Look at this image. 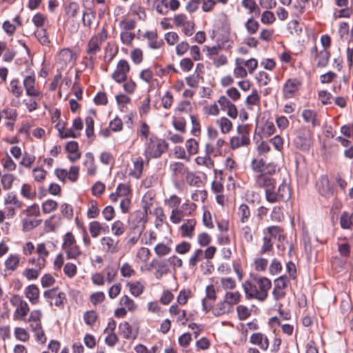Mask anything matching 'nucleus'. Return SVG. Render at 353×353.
Wrapping results in <instances>:
<instances>
[{
	"instance_id": "nucleus-37",
	"label": "nucleus",
	"mask_w": 353,
	"mask_h": 353,
	"mask_svg": "<svg viewBox=\"0 0 353 353\" xmlns=\"http://www.w3.org/2000/svg\"><path fill=\"white\" fill-rule=\"evenodd\" d=\"M34 268H27L24 270L23 275L25 276L28 280L36 279L39 276V272L41 269H39L37 264L32 265Z\"/></svg>"
},
{
	"instance_id": "nucleus-21",
	"label": "nucleus",
	"mask_w": 353,
	"mask_h": 353,
	"mask_svg": "<svg viewBox=\"0 0 353 353\" xmlns=\"http://www.w3.org/2000/svg\"><path fill=\"white\" fill-rule=\"evenodd\" d=\"M143 160L141 157L136 158L133 160V167L130 169V175L139 179L143 172Z\"/></svg>"
},
{
	"instance_id": "nucleus-31",
	"label": "nucleus",
	"mask_w": 353,
	"mask_h": 353,
	"mask_svg": "<svg viewBox=\"0 0 353 353\" xmlns=\"http://www.w3.org/2000/svg\"><path fill=\"white\" fill-rule=\"evenodd\" d=\"M231 307L224 300L216 304L213 308L212 312L215 316H221L223 314L228 313L230 311Z\"/></svg>"
},
{
	"instance_id": "nucleus-50",
	"label": "nucleus",
	"mask_w": 353,
	"mask_h": 353,
	"mask_svg": "<svg viewBox=\"0 0 353 353\" xmlns=\"http://www.w3.org/2000/svg\"><path fill=\"white\" fill-rule=\"evenodd\" d=\"M238 213L243 223L246 222L250 215L249 208L245 204H242L239 206Z\"/></svg>"
},
{
	"instance_id": "nucleus-61",
	"label": "nucleus",
	"mask_w": 353,
	"mask_h": 353,
	"mask_svg": "<svg viewBox=\"0 0 353 353\" xmlns=\"http://www.w3.org/2000/svg\"><path fill=\"white\" fill-rule=\"evenodd\" d=\"M238 317L241 320L247 319L250 315V310L245 305H240L236 307Z\"/></svg>"
},
{
	"instance_id": "nucleus-52",
	"label": "nucleus",
	"mask_w": 353,
	"mask_h": 353,
	"mask_svg": "<svg viewBox=\"0 0 353 353\" xmlns=\"http://www.w3.org/2000/svg\"><path fill=\"white\" fill-rule=\"evenodd\" d=\"M289 283V279L287 276H281L274 281V285L277 288L285 290Z\"/></svg>"
},
{
	"instance_id": "nucleus-41",
	"label": "nucleus",
	"mask_w": 353,
	"mask_h": 353,
	"mask_svg": "<svg viewBox=\"0 0 353 353\" xmlns=\"http://www.w3.org/2000/svg\"><path fill=\"white\" fill-rule=\"evenodd\" d=\"M63 250L66 253L67 258L69 259H77L81 254L80 248L76 244L72 246L68 247Z\"/></svg>"
},
{
	"instance_id": "nucleus-39",
	"label": "nucleus",
	"mask_w": 353,
	"mask_h": 353,
	"mask_svg": "<svg viewBox=\"0 0 353 353\" xmlns=\"http://www.w3.org/2000/svg\"><path fill=\"white\" fill-rule=\"evenodd\" d=\"M221 288L224 290H233L236 287L235 280L231 277H222L220 279Z\"/></svg>"
},
{
	"instance_id": "nucleus-54",
	"label": "nucleus",
	"mask_w": 353,
	"mask_h": 353,
	"mask_svg": "<svg viewBox=\"0 0 353 353\" xmlns=\"http://www.w3.org/2000/svg\"><path fill=\"white\" fill-rule=\"evenodd\" d=\"M120 37L123 44L130 46L134 38V34L130 31H121Z\"/></svg>"
},
{
	"instance_id": "nucleus-24",
	"label": "nucleus",
	"mask_w": 353,
	"mask_h": 353,
	"mask_svg": "<svg viewBox=\"0 0 353 353\" xmlns=\"http://www.w3.org/2000/svg\"><path fill=\"white\" fill-rule=\"evenodd\" d=\"M216 124L219 126L222 134H228L232 129V121L226 117H221L216 120Z\"/></svg>"
},
{
	"instance_id": "nucleus-43",
	"label": "nucleus",
	"mask_w": 353,
	"mask_h": 353,
	"mask_svg": "<svg viewBox=\"0 0 353 353\" xmlns=\"http://www.w3.org/2000/svg\"><path fill=\"white\" fill-rule=\"evenodd\" d=\"M86 157L88 158L85 162V165H87V172L89 175L93 176L97 172V166L94 164V157L91 154H87Z\"/></svg>"
},
{
	"instance_id": "nucleus-22",
	"label": "nucleus",
	"mask_w": 353,
	"mask_h": 353,
	"mask_svg": "<svg viewBox=\"0 0 353 353\" xmlns=\"http://www.w3.org/2000/svg\"><path fill=\"white\" fill-rule=\"evenodd\" d=\"M283 5L289 7L292 14L297 16L305 8V1H283Z\"/></svg>"
},
{
	"instance_id": "nucleus-47",
	"label": "nucleus",
	"mask_w": 353,
	"mask_h": 353,
	"mask_svg": "<svg viewBox=\"0 0 353 353\" xmlns=\"http://www.w3.org/2000/svg\"><path fill=\"white\" fill-rule=\"evenodd\" d=\"M102 230V226L101 223L98 221H92L89 225V230L91 234V236L94 238L97 237Z\"/></svg>"
},
{
	"instance_id": "nucleus-45",
	"label": "nucleus",
	"mask_w": 353,
	"mask_h": 353,
	"mask_svg": "<svg viewBox=\"0 0 353 353\" xmlns=\"http://www.w3.org/2000/svg\"><path fill=\"white\" fill-rule=\"evenodd\" d=\"M58 203L52 199L46 201L42 204V210L44 213H50L57 209Z\"/></svg>"
},
{
	"instance_id": "nucleus-34",
	"label": "nucleus",
	"mask_w": 353,
	"mask_h": 353,
	"mask_svg": "<svg viewBox=\"0 0 353 353\" xmlns=\"http://www.w3.org/2000/svg\"><path fill=\"white\" fill-rule=\"evenodd\" d=\"M41 223V219H32L29 217L26 218L23 221V230L25 232L30 231L39 225Z\"/></svg>"
},
{
	"instance_id": "nucleus-33",
	"label": "nucleus",
	"mask_w": 353,
	"mask_h": 353,
	"mask_svg": "<svg viewBox=\"0 0 353 353\" xmlns=\"http://www.w3.org/2000/svg\"><path fill=\"white\" fill-rule=\"evenodd\" d=\"M195 161L197 165L203 166L208 170L214 169V162L210 157L207 155L197 157Z\"/></svg>"
},
{
	"instance_id": "nucleus-58",
	"label": "nucleus",
	"mask_w": 353,
	"mask_h": 353,
	"mask_svg": "<svg viewBox=\"0 0 353 353\" xmlns=\"http://www.w3.org/2000/svg\"><path fill=\"white\" fill-rule=\"evenodd\" d=\"M1 163L3 168L8 171H13L17 167L16 163L9 156H6L2 159Z\"/></svg>"
},
{
	"instance_id": "nucleus-3",
	"label": "nucleus",
	"mask_w": 353,
	"mask_h": 353,
	"mask_svg": "<svg viewBox=\"0 0 353 353\" xmlns=\"http://www.w3.org/2000/svg\"><path fill=\"white\" fill-rule=\"evenodd\" d=\"M10 303L15 308L14 318L17 320H23L28 312L29 306L22 296L15 294L10 298Z\"/></svg>"
},
{
	"instance_id": "nucleus-10",
	"label": "nucleus",
	"mask_w": 353,
	"mask_h": 353,
	"mask_svg": "<svg viewBox=\"0 0 353 353\" xmlns=\"http://www.w3.org/2000/svg\"><path fill=\"white\" fill-rule=\"evenodd\" d=\"M316 187L319 193L326 198L332 196L334 194L333 187L330 185L327 176H321L319 179Z\"/></svg>"
},
{
	"instance_id": "nucleus-25",
	"label": "nucleus",
	"mask_w": 353,
	"mask_h": 353,
	"mask_svg": "<svg viewBox=\"0 0 353 353\" xmlns=\"http://www.w3.org/2000/svg\"><path fill=\"white\" fill-rule=\"evenodd\" d=\"M196 221L194 219H188L181 226L182 236L191 239L193 235V231Z\"/></svg>"
},
{
	"instance_id": "nucleus-60",
	"label": "nucleus",
	"mask_w": 353,
	"mask_h": 353,
	"mask_svg": "<svg viewBox=\"0 0 353 353\" xmlns=\"http://www.w3.org/2000/svg\"><path fill=\"white\" fill-rule=\"evenodd\" d=\"M171 248L163 243H159L154 248L155 253L160 256L169 254Z\"/></svg>"
},
{
	"instance_id": "nucleus-62",
	"label": "nucleus",
	"mask_w": 353,
	"mask_h": 353,
	"mask_svg": "<svg viewBox=\"0 0 353 353\" xmlns=\"http://www.w3.org/2000/svg\"><path fill=\"white\" fill-rule=\"evenodd\" d=\"M203 256V251L201 249H197L190 256L189 259V265L190 266H195L196 263L201 261Z\"/></svg>"
},
{
	"instance_id": "nucleus-16",
	"label": "nucleus",
	"mask_w": 353,
	"mask_h": 353,
	"mask_svg": "<svg viewBox=\"0 0 353 353\" xmlns=\"http://www.w3.org/2000/svg\"><path fill=\"white\" fill-rule=\"evenodd\" d=\"M26 297L32 305H36L39 301V290L35 285H30L24 290Z\"/></svg>"
},
{
	"instance_id": "nucleus-57",
	"label": "nucleus",
	"mask_w": 353,
	"mask_h": 353,
	"mask_svg": "<svg viewBox=\"0 0 353 353\" xmlns=\"http://www.w3.org/2000/svg\"><path fill=\"white\" fill-rule=\"evenodd\" d=\"M77 266L72 263H67L63 267V272L69 278L74 277L77 274Z\"/></svg>"
},
{
	"instance_id": "nucleus-38",
	"label": "nucleus",
	"mask_w": 353,
	"mask_h": 353,
	"mask_svg": "<svg viewBox=\"0 0 353 353\" xmlns=\"http://www.w3.org/2000/svg\"><path fill=\"white\" fill-rule=\"evenodd\" d=\"M119 327L124 338L134 339L136 337V335L132 334V327L128 322L121 323Z\"/></svg>"
},
{
	"instance_id": "nucleus-44",
	"label": "nucleus",
	"mask_w": 353,
	"mask_h": 353,
	"mask_svg": "<svg viewBox=\"0 0 353 353\" xmlns=\"http://www.w3.org/2000/svg\"><path fill=\"white\" fill-rule=\"evenodd\" d=\"M97 319V314L94 310H90L84 313L83 320L84 322L89 326L94 324Z\"/></svg>"
},
{
	"instance_id": "nucleus-53",
	"label": "nucleus",
	"mask_w": 353,
	"mask_h": 353,
	"mask_svg": "<svg viewBox=\"0 0 353 353\" xmlns=\"http://www.w3.org/2000/svg\"><path fill=\"white\" fill-rule=\"evenodd\" d=\"M76 244V241L74 235L71 232H68L63 237V243L62 245L63 250L68 247L72 246Z\"/></svg>"
},
{
	"instance_id": "nucleus-1",
	"label": "nucleus",
	"mask_w": 353,
	"mask_h": 353,
	"mask_svg": "<svg viewBox=\"0 0 353 353\" xmlns=\"http://www.w3.org/2000/svg\"><path fill=\"white\" fill-rule=\"evenodd\" d=\"M255 183L265 190L266 200L270 203L287 201L291 196L289 186L285 183L280 184L278 187V194H274L275 180L265 173L257 176Z\"/></svg>"
},
{
	"instance_id": "nucleus-27",
	"label": "nucleus",
	"mask_w": 353,
	"mask_h": 353,
	"mask_svg": "<svg viewBox=\"0 0 353 353\" xmlns=\"http://www.w3.org/2000/svg\"><path fill=\"white\" fill-rule=\"evenodd\" d=\"M244 59L236 58L235 59V67L233 71L234 75L236 78H243L247 76L248 72L243 67Z\"/></svg>"
},
{
	"instance_id": "nucleus-35",
	"label": "nucleus",
	"mask_w": 353,
	"mask_h": 353,
	"mask_svg": "<svg viewBox=\"0 0 353 353\" xmlns=\"http://www.w3.org/2000/svg\"><path fill=\"white\" fill-rule=\"evenodd\" d=\"M131 294L134 296L141 295L144 290V285L139 281L130 282L128 283Z\"/></svg>"
},
{
	"instance_id": "nucleus-2",
	"label": "nucleus",
	"mask_w": 353,
	"mask_h": 353,
	"mask_svg": "<svg viewBox=\"0 0 353 353\" xmlns=\"http://www.w3.org/2000/svg\"><path fill=\"white\" fill-rule=\"evenodd\" d=\"M271 286L269 279L253 274L242 285L247 299H255L259 301H263L267 298Z\"/></svg>"
},
{
	"instance_id": "nucleus-36",
	"label": "nucleus",
	"mask_w": 353,
	"mask_h": 353,
	"mask_svg": "<svg viewBox=\"0 0 353 353\" xmlns=\"http://www.w3.org/2000/svg\"><path fill=\"white\" fill-rule=\"evenodd\" d=\"M101 44L98 37H92L88 43L87 52L90 55L96 54L99 50Z\"/></svg>"
},
{
	"instance_id": "nucleus-14",
	"label": "nucleus",
	"mask_w": 353,
	"mask_h": 353,
	"mask_svg": "<svg viewBox=\"0 0 353 353\" xmlns=\"http://www.w3.org/2000/svg\"><path fill=\"white\" fill-rule=\"evenodd\" d=\"M348 1H336L337 8H335L334 17L335 18L349 17L352 14V10L348 6Z\"/></svg>"
},
{
	"instance_id": "nucleus-26",
	"label": "nucleus",
	"mask_w": 353,
	"mask_h": 353,
	"mask_svg": "<svg viewBox=\"0 0 353 353\" xmlns=\"http://www.w3.org/2000/svg\"><path fill=\"white\" fill-rule=\"evenodd\" d=\"M59 61H61L63 65H73L74 59L72 51L68 49L61 50L59 54Z\"/></svg>"
},
{
	"instance_id": "nucleus-59",
	"label": "nucleus",
	"mask_w": 353,
	"mask_h": 353,
	"mask_svg": "<svg viewBox=\"0 0 353 353\" xmlns=\"http://www.w3.org/2000/svg\"><path fill=\"white\" fill-rule=\"evenodd\" d=\"M147 309L148 312L156 314L158 316L162 315L163 310L157 302L150 301L148 303Z\"/></svg>"
},
{
	"instance_id": "nucleus-7",
	"label": "nucleus",
	"mask_w": 353,
	"mask_h": 353,
	"mask_svg": "<svg viewBox=\"0 0 353 353\" xmlns=\"http://www.w3.org/2000/svg\"><path fill=\"white\" fill-rule=\"evenodd\" d=\"M37 259L32 258L28 260L31 265L37 264L39 269H43L46 264V258L49 256L50 252L45 243H39L36 248Z\"/></svg>"
},
{
	"instance_id": "nucleus-12",
	"label": "nucleus",
	"mask_w": 353,
	"mask_h": 353,
	"mask_svg": "<svg viewBox=\"0 0 353 353\" xmlns=\"http://www.w3.org/2000/svg\"><path fill=\"white\" fill-rule=\"evenodd\" d=\"M250 343L258 346L261 350L265 351L269 347L268 337L261 332L253 333L250 337Z\"/></svg>"
},
{
	"instance_id": "nucleus-40",
	"label": "nucleus",
	"mask_w": 353,
	"mask_h": 353,
	"mask_svg": "<svg viewBox=\"0 0 353 353\" xmlns=\"http://www.w3.org/2000/svg\"><path fill=\"white\" fill-rule=\"evenodd\" d=\"M21 194L23 196L28 199H32L36 196V192L32 190L30 185L24 183L21 188Z\"/></svg>"
},
{
	"instance_id": "nucleus-56",
	"label": "nucleus",
	"mask_w": 353,
	"mask_h": 353,
	"mask_svg": "<svg viewBox=\"0 0 353 353\" xmlns=\"http://www.w3.org/2000/svg\"><path fill=\"white\" fill-rule=\"evenodd\" d=\"M185 147L190 155L194 154L198 152L199 146L198 143L192 139H188L185 143Z\"/></svg>"
},
{
	"instance_id": "nucleus-32",
	"label": "nucleus",
	"mask_w": 353,
	"mask_h": 353,
	"mask_svg": "<svg viewBox=\"0 0 353 353\" xmlns=\"http://www.w3.org/2000/svg\"><path fill=\"white\" fill-rule=\"evenodd\" d=\"M224 300L232 307L233 305L240 301L241 294L239 292H228L224 296Z\"/></svg>"
},
{
	"instance_id": "nucleus-28",
	"label": "nucleus",
	"mask_w": 353,
	"mask_h": 353,
	"mask_svg": "<svg viewBox=\"0 0 353 353\" xmlns=\"http://www.w3.org/2000/svg\"><path fill=\"white\" fill-rule=\"evenodd\" d=\"M192 106L190 101H183L180 102L177 107L174 110V114L183 115V116H190V112Z\"/></svg>"
},
{
	"instance_id": "nucleus-4",
	"label": "nucleus",
	"mask_w": 353,
	"mask_h": 353,
	"mask_svg": "<svg viewBox=\"0 0 353 353\" xmlns=\"http://www.w3.org/2000/svg\"><path fill=\"white\" fill-rule=\"evenodd\" d=\"M167 145L165 142L161 139H151L148 143H147L145 154L147 158L159 157L163 152L166 150Z\"/></svg>"
},
{
	"instance_id": "nucleus-5",
	"label": "nucleus",
	"mask_w": 353,
	"mask_h": 353,
	"mask_svg": "<svg viewBox=\"0 0 353 353\" xmlns=\"http://www.w3.org/2000/svg\"><path fill=\"white\" fill-rule=\"evenodd\" d=\"M310 59L318 68H324L328 63L330 53L325 48L319 49L314 46L310 50Z\"/></svg>"
},
{
	"instance_id": "nucleus-63",
	"label": "nucleus",
	"mask_w": 353,
	"mask_h": 353,
	"mask_svg": "<svg viewBox=\"0 0 353 353\" xmlns=\"http://www.w3.org/2000/svg\"><path fill=\"white\" fill-rule=\"evenodd\" d=\"M173 97L170 92H166L161 98V104L165 109H168L172 106Z\"/></svg>"
},
{
	"instance_id": "nucleus-9",
	"label": "nucleus",
	"mask_w": 353,
	"mask_h": 353,
	"mask_svg": "<svg viewBox=\"0 0 353 353\" xmlns=\"http://www.w3.org/2000/svg\"><path fill=\"white\" fill-rule=\"evenodd\" d=\"M130 71V65L125 60H121L117 65L115 71L112 73V79L118 82L125 81L127 74Z\"/></svg>"
},
{
	"instance_id": "nucleus-64",
	"label": "nucleus",
	"mask_w": 353,
	"mask_h": 353,
	"mask_svg": "<svg viewBox=\"0 0 353 353\" xmlns=\"http://www.w3.org/2000/svg\"><path fill=\"white\" fill-rule=\"evenodd\" d=\"M104 299L105 294L102 292H94L90 297V300L94 305L102 303L104 301Z\"/></svg>"
},
{
	"instance_id": "nucleus-23",
	"label": "nucleus",
	"mask_w": 353,
	"mask_h": 353,
	"mask_svg": "<svg viewBox=\"0 0 353 353\" xmlns=\"http://www.w3.org/2000/svg\"><path fill=\"white\" fill-rule=\"evenodd\" d=\"M186 117L188 116L173 115L172 124L174 128L180 132H185L186 130Z\"/></svg>"
},
{
	"instance_id": "nucleus-11",
	"label": "nucleus",
	"mask_w": 353,
	"mask_h": 353,
	"mask_svg": "<svg viewBox=\"0 0 353 353\" xmlns=\"http://www.w3.org/2000/svg\"><path fill=\"white\" fill-rule=\"evenodd\" d=\"M296 147L302 150H307L312 144L310 134L307 130L299 131L294 141Z\"/></svg>"
},
{
	"instance_id": "nucleus-30",
	"label": "nucleus",
	"mask_w": 353,
	"mask_h": 353,
	"mask_svg": "<svg viewBox=\"0 0 353 353\" xmlns=\"http://www.w3.org/2000/svg\"><path fill=\"white\" fill-rule=\"evenodd\" d=\"M120 305L129 312H134L137 308V305L128 296L124 295L120 299Z\"/></svg>"
},
{
	"instance_id": "nucleus-17",
	"label": "nucleus",
	"mask_w": 353,
	"mask_h": 353,
	"mask_svg": "<svg viewBox=\"0 0 353 353\" xmlns=\"http://www.w3.org/2000/svg\"><path fill=\"white\" fill-rule=\"evenodd\" d=\"M115 326L116 323L114 321H112L108 323V327L105 330V332L108 333V336H106L105 341V343L110 347H113L115 345V344L119 341L118 336L114 333Z\"/></svg>"
},
{
	"instance_id": "nucleus-6",
	"label": "nucleus",
	"mask_w": 353,
	"mask_h": 353,
	"mask_svg": "<svg viewBox=\"0 0 353 353\" xmlns=\"http://www.w3.org/2000/svg\"><path fill=\"white\" fill-rule=\"evenodd\" d=\"M230 37V25L227 21H223L221 24H216V29L212 31V37L222 44L228 42Z\"/></svg>"
},
{
	"instance_id": "nucleus-20",
	"label": "nucleus",
	"mask_w": 353,
	"mask_h": 353,
	"mask_svg": "<svg viewBox=\"0 0 353 353\" xmlns=\"http://www.w3.org/2000/svg\"><path fill=\"white\" fill-rule=\"evenodd\" d=\"M250 144V138H245L237 134L232 137L229 145L231 149L235 150Z\"/></svg>"
},
{
	"instance_id": "nucleus-49",
	"label": "nucleus",
	"mask_w": 353,
	"mask_h": 353,
	"mask_svg": "<svg viewBox=\"0 0 353 353\" xmlns=\"http://www.w3.org/2000/svg\"><path fill=\"white\" fill-rule=\"evenodd\" d=\"M14 176L12 174H6L2 176L1 184L3 188L6 190H10L12 188Z\"/></svg>"
},
{
	"instance_id": "nucleus-19",
	"label": "nucleus",
	"mask_w": 353,
	"mask_h": 353,
	"mask_svg": "<svg viewBox=\"0 0 353 353\" xmlns=\"http://www.w3.org/2000/svg\"><path fill=\"white\" fill-rule=\"evenodd\" d=\"M130 190L129 186L125 184H119L117 188L116 192L112 193L110 195V199L113 201L116 202L119 198L128 197Z\"/></svg>"
},
{
	"instance_id": "nucleus-46",
	"label": "nucleus",
	"mask_w": 353,
	"mask_h": 353,
	"mask_svg": "<svg viewBox=\"0 0 353 353\" xmlns=\"http://www.w3.org/2000/svg\"><path fill=\"white\" fill-rule=\"evenodd\" d=\"M111 229L114 236H120L125 232L124 224L119 220H117L112 223Z\"/></svg>"
},
{
	"instance_id": "nucleus-18",
	"label": "nucleus",
	"mask_w": 353,
	"mask_h": 353,
	"mask_svg": "<svg viewBox=\"0 0 353 353\" xmlns=\"http://www.w3.org/2000/svg\"><path fill=\"white\" fill-rule=\"evenodd\" d=\"M44 296L48 299L54 300V305L57 307L61 306L63 301L65 299V296L63 292H58L57 289H51L44 292Z\"/></svg>"
},
{
	"instance_id": "nucleus-13",
	"label": "nucleus",
	"mask_w": 353,
	"mask_h": 353,
	"mask_svg": "<svg viewBox=\"0 0 353 353\" xmlns=\"http://www.w3.org/2000/svg\"><path fill=\"white\" fill-rule=\"evenodd\" d=\"M102 250L109 254H114L119 250V241L110 236H104L101 239Z\"/></svg>"
},
{
	"instance_id": "nucleus-29",
	"label": "nucleus",
	"mask_w": 353,
	"mask_h": 353,
	"mask_svg": "<svg viewBox=\"0 0 353 353\" xmlns=\"http://www.w3.org/2000/svg\"><path fill=\"white\" fill-rule=\"evenodd\" d=\"M19 265V256L17 254H10L5 261L6 270L13 272Z\"/></svg>"
},
{
	"instance_id": "nucleus-55",
	"label": "nucleus",
	"mask_w": 353,
	"mask_h": 353,
	"mask_svg": "<svg viewBox=\"0 0 353 353\" xmlns=\"http://www.w3.org/2000/svg\"><path fill=\"white\" fill-rule=\"evenodd\" d=\"M302 117L305 121L312 125L316 124V114L310 110H304L302 112Z\"/></svg>"
},
{
	"instance_id": "nucleus-48",
	"label": "nucleus",
	"mask_w": 353,
	"mask_h": 353,
	"mask_svg": "<svg viewBox=\"0 0 353 353\" xmlns=\"http://www.w3.org/2000/svg\"><path fill=\"white\" fill-rule=\"evenodd\" d=\"M39 98L30 97L29 99H23V102L29 112L34 111L38 108Z\"/></svg>"
},
{
	"instance_id": "nucleus-15",
	"label": "nucleus",
	"mask_w": 353,
	"mask_h": 353,
	"mask_svg": "<svg viewBox=\"0 0 353 353\" xmlns=\"http://www.w3.org/2000/svg\"><path fill=\"white\" fill-rule=\"evenodd\" d=\"M156 10L161 14H166L170 10H176L179 7V1H157Z\"/></svg>"
},
{
	"instance_id": "nucleus-42",
	"label": "nucleus",
	"mask_w": 353,
	"mask_h": 353,
	"mask_svg": "<svg viewBox=\"0 0 353 353\" xmlns=\"http://www.w3.org/2000/svg\"><path fill=\"white\" fill-rule=\"evenodd\" d=\"M268 265V261L262 257H256L254 261V268L256 271L264 272Z\"/></svg>"
},
{
	"instance_id": "nucleus-8",
	"label": "nucleus",
	"mask_w": 353,
	"mask_h": 353,
	"mask_svg": "<svg viewBox=\"0 0 353 353\" xmlns=\"http://www.w3.org/2000/svg\"><path fill=\"white\" fill-rule=\"evenodd\" d=\"M301 85L297 79H289L283 87V95L285 99L292 98L299 91Z\"/></svg>"
},
{
	"instance_id": "nucleus-51",
	"label": "nucleus",
	"mask_w": 353,
	"mask_h": 353,
	"mask_svg": "<svg viewBox=\"0 0 353 353\" xmlns=\"http://www.w3.org/2000/svg\"><path fill=\"white\" fill-rule=\"evenodd\" d=\"M150 252L148 248L142 247L137 253V258L141 262H146L150 257Z\"/></svg>"
}]
</instances>
